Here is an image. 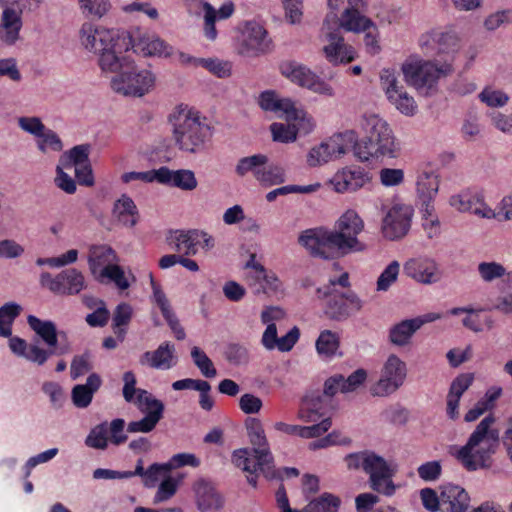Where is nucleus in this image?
<instances>
[{
    "instance_id": "6e6d98bb",
    "label": "nucleus",
    "mask_w": 512,
    "mask_h": 512,
    "mask_svg": "<svg viewBox=\"0 0 512 512\" xmlns=\"http://www.w3.org/2000/svg\"><path fill=\"white\" fill-rule=\"evenodd\" d=\"M104 279H108L113 282L118 289L126 290L130 287V282L125 276V272L121 266L116 263L114 266L105 267L102 270V274L96 278V280L102 282Z\"/></svg>"
},
{
    "instance_id": "6e6552de",
    "label": "nucleus",
    "mask_w": 512,
    "mask_h": 512,
    "mask_svg": "<svg viewBox=\"0 0 512 512\" xmlns=\"http://www.w3.org/2000/svg\"><path fill=\"white\" fill-rule=\"evenodd\" d=\"M405 82L420 95L429 97L437 94L439 80L453 72L452 64L436 60L409 57L401 66Z\"/></svg>"
},
{
    "instance_id": "423d86ee",
    "label": "nucleus",
    "mask_w": 512,
    "mask_h": 512,
    "mask_svg": "<svg viewBox=\"0 0 512 512\" xmlns=\"http://www.w3.org/2000/svg\"><path fill=\"white\" fill-rule=\"evenodd\" d=\"M245 427L251 447L234 450L232 463L243 471L261 469L271 475L270 467L274 457L262 422L258 418L249 417L245 421Z\"/></svg>"
},
{
    "instance_id": "9d476101",
    "label": "nucleus",
    "mask_w": 512,
    "mask_h": 512,
    "mask_svg": "<svg viewBox=\"0 0 512 512\" xmlns=\"http://www.w3.org/2000/svg\"><path fill=\"white\" fill-rule=\"evenodd\" d=\"M122 54L133 51L144 57H169L172 47L155 33L135 29L124 31L122 36Z\"/></svg>"
},
{
    "instance_id": "e433bc0d",
    "label": "nucleus",
    "mask_w": 512,
    "mask_h": 512,
    "mask_svg": "<svg viewBox=\"0 0 512 512\" xmlns=\"http://www.w3.org/2000/svg\"><path fill=\"white\" fill-rule=\"evenodd\" d=\"M259 105L265 111L282 112L286 118L294 103L288 98H278L274 91H264L259 97Z\"/></svg>"
},
{
    "instance_id": "5fc2aeb1",
    "label": "nucleus",
    "mask_w": 512,
    "mask_h": 512,
    "mask_svg": "<svg viewBox=\"0 0 512 512\" xmlns=\"http://www.w3.org/2000/svg\"><path fill=\"white\" fill-rule=\"evenodd\" d=\"M133 309L127 303H120L113 313V328L116 335L123 339L125 334L124 327L127 326L132 318Z\"/></svg>"
},
{
    "instance_id": "c03bdc74",
    "label": "nucleus",
    "mask_w": 512,
    "mask_h": 512,
    "mask_svg": "<svg viewBox=\"0 0 512 512\" xmlns=\"http://www.w3.org/2000/svg\"><path fill=\"white\" fill-rule=\"evenodd\" d=\"M285 181V169L279 164L270 162L269 158L267 157V162L263 166L258 182L263 186L269 187L280 185Z\"/></svg>"
},
{
    "instance_id": "6ab92c4d",
    "label": "nucleus",
    "mask_w": 512,
    "mask_h": 512,
    "mask_svg": "<svg viewBox=\"0 0 512 512\" xmlns=\"http://www.w3.org/2000/svg\"><path fill=\"white\" fill-rule=\"evenodd\" d=\"M364 472L369 475V484L374 491L385 496H392L395 493L396 486L392 481L394 469L383 457L369 451Z\"/></svg>"
},
{
    "instance_id": "dca6fc26",
    "label": "nucleus",
    "mask_w": 512,
    "mask_h": 512,
    "mask_svg": "<svg viewBox=\"0 0 512 512\" xmlns=\"http://www.w3.org/2000/svg\"><path fill=\"white\" fill-rule=\"evenodd\" d=\"M40 285L57 295H77L86 288L85 277L75 268L62 270L55 276L42 272Z\"/></svg>"
},
{
    "instance_id": "9b49d317",
    "label": "nucleus",
    "mask_w": 512,
    "mask_h": 512,
    "mask_svg": "<svg viewBox=\"0 0 512 512\" xmlns=\"http://www.w3.org/2000/svg\"><path fill=\"white\" fill-rule=\"evenodd\" d=\"M317 297L325 300L324 313L332 320L343 321L352 314L361 310L363 304L359 297L353 292H340L331 290L330 287L318 288Z\"/></svg>"
},
{
    "instance_id": "49530a36",
    "label": "nucleus",
    "mask_w": 512,
    "mask_h": 512,
    "mask_svg": "<svg viewBox=\"0 0 512 512\" xmlns=\"http://www.w3.org/2000/svg\"><path fill=\"white\" fill-rule=\"evenodd\" d=\"M82 14L88 18L101 19L111 8L109 0H78Z\"/></svg>"
},
{
    "instance_id": "2f4dec72",
    "label": "nucleus",
    "mask_w": 512,
    "mask_h": 512,
    "mask_svg": "<svg viewBox=\"0 0 512 512\" xmlns=\"http://www.w3.org/2000/svg\"><path fill=\"white\" fill-rule=\"evenodd\" d=\"M158 182L161 184L191 191L197 187V179L191 170H170L167 167L159 168Z\"/></svg>"
},
{
    "instance_id": "20e7f679",
    "label": "nucleus",
    "mask_w": 512,
    "mask_h": 512,
    "mask_svg": "<svg viewBox=\"0 0 512 512\" xmlns=\"http://www.w3.org/2000/svg\"><path fill=\"white\" fill-rule=\"evenodd\" d=\"M361 126L366 136L359 142L356 140L354 146V155L360 161L397 156V144L386 121L375 114L364 115Z\"/></svg>"
},
{
    "instance_id": "4d7b16f0",
    "label": "nucleus",
    "mask_w": 512,
    "mask_h": 512,
    "mask_svg": "<svg viewBox=\"0 0 512 512\" xmlns=\"http://www.w3.org/2000/svg\"><path fill=\"white\" fill-rule=\"evenodd\" d=\"M191 357L196 365V367L200 370L201 374L206 378H214L217 375V370L214 367L212 360L207 356V354L201 350L199 347L195 346L191 349Z\"/></svg>"
},
{
    "instance_id": "603ef678",
    "label": "nucleus",
    "mask_w": 512,
    "mask_h": 512,
    "mask_svg": "<svg viewBox=\"0 0 512 512\" xmlns=\"http://www.w3.org/2000/svg\"><path fill=\"white\" fill-rule=\"evenodd\" d=\"M395 108L406 116H413L417 111V104L414 98L403 88L388 99Z\"/></svg>"
},
{
    "instance_id": "cd10ccee",
    "label": "nucleus",
    "mask_w": 512,
    "mask_h": 512,
    "mask_svg": "<svg viewBox=\"0 0 512 512\" xmlns=\"http://www.w3.org/2000/svg\"><path fill=\"white\" fill-rule=\"evenodd\" d=\"M23 8L14 6H5L0 18V40L13 45L20 37V31L23 26L22 21Z\"/></svg>"
},
{
    "instance_id": "a878e982",
    "label": "nucleus",
    "mask_w": 512,
    "mask_h": 512,
    "mask_svg": "<svg viewBox=\"0 0 512 512\" xmlns=\"http://www.w3.org/2000/svg\"><path fill=\"white\" fill-rule=\"evenodd\" d=\"M457 39L450 32L433 30L423 34L419 39V45L426 56L434 57L453 52Z\"/></svg>"
},
{
    "instance_id": "4c0bfd02",
    "label": "nucleus",
    "mask_w": 512,
    "mask_h": 512,
    "mask_svg": "<svg viewBox=\"0 0 512 512\" xmlns=\"http://www.w3.org/2000/svg\"><path fill=\"white\" fill-rule=\"evenodd\" d=\"M417 330L413 319L403 320L390 328L389 340L396 346H405L410 342Z\"/></svg>"
},
{
    "instance_id": "f03ea898",
    "label": "nucleus",
    "mask_w": 512,
    "mask_h": 512,
    "mask_svg": "<svg viewBox=\"0 0 512 512\" xmlns=\"http://www.w3.org/2000/svg\"><path fill=\"white\" fill-rule=\"evenodd\" d=\"M495 418L487 415L475 427L467 439L455 453L458 462L469 472L489 469L493 464V455L500 445L499 431L493 428Z\"/></svg>"
},
{
    "instance_id": "bf43d9fd",
    "label": "nucleus",
    "mask_w": 512,
    "mask_h": 512,
    "mask_svg": "<svg viewBox=\"0 0 512 512\" xmlns=\"http://www.w3.org/2000/svg\"><path fill=\"white\" fill-rule=\"evenodd\" d=\"M272 138L276 142L290 143L297 138V130L295 124L272 123L270 126Z\"/></svg>"
},
{
    "instance_id": "a211bd4d",
    "label": "nucleus",
    "mask_w": 512,
    "mask_h": 512,
    "mask_svg": "<svg viewBox=\"0 0 512 512\" xmlns=\"http://www.w3.org/2000/svg\"><path fill=\"white\" fill-rule=\"evenodd\" d=\"M407 367L397 355L391 354L385 361L380 378L371 388L374 396L385 397L396 392L404 383Z\"/></svg>"
},
{
    "instance_id": "37998d69",
    "label": "nucleus",
    "mask_w": 512,
    "mask_h": 512,
    "mask_svg": "<svg viewBox=\"0 0 512 512\" xmlns=\"http://www.w3.org/2000/svg\"><path fill=\"white\" fill-rule=\"evenodd\" d=\"M340 505L338 496L325 492L309 501L304 509L306 512H338Z\"/></svg>"
},
{
    "instance_id": "393cba45",
    "label": "nucleus",
    "mask_w": 512,
    "mask_h": 512,
    "mask_svg": "<svg viewBox=\"0 0 512 512\" xmlns=\"http://www.w3.org/2000/svg\"><path fill=\"white\" fill-rule=\"evenodd\" d=\"M139 363L156 370H169L178 363L175 345L170 341H164L156 350L144 352L139 358Z\"/></svg>"
},
{
    "instance_id": "052dcab7",
    "label": "nucleus",
    "mask_w": 512,
    "mask_h": 512,
    "mask_svg": "<svg viewBox=\"0 0 512 512\" xmlns=\"http://www.w3.org/2000/svg\"><path fill=\"white\" fill-rule=\"evenodd\" d=\"M400 265L398 261H392L380 274L377 280V290L387 291L397 280Z\"/></svg>"
},
{
    "instance_id": "c756f323",
    "label": "nucleus",
    "mask_w": 512,
    "mask_h": 512,
    "mask_svg": "<svg viewBox=\"0 0 512 512\" xmlns=\"http://www.w3.org/2000/svg\"><path fill=\"white\" fill-rule=\"evenodd\" d=\"M330 406V401L322 394L313 392L303 399L298 412V417L305 422H317L325 417Z\"/></svg>"
},
{
    "instance_id": "8fccbe9b",
    "label": "nucleus",
    "mask_w": 512,
    "mask_h": 512,
    "mask_svg": "<svg viewBox=\"0 0 512 512\" xmlns=\"http://www.w3.org/2000/svg\"><path fill=\"white\" fill-rule=\"evenodd\" d=\"M339 348V337L331 330H324L316 340V350L318 354L331 357L335 355Z\"/></svg>"
},
{
    "instance_id": "a18cd8bd",
    "label": "nucleus",
    "mask_w": 512,
    "mask_h": 512,
    "mask_svg": "<svg viewBox=\"0 0 512 512\" xmlns=\"http://www.w3.org/2000/svg\"><path fill=\"white\" fill-rule=\"evenodd\" d=\"M259 285L255 287L254 294H277L282 291V282L277 275L272 271L265 270L264 273L260 274L256 279Z\"/></svg>"
},
{
    "instance_id": "69168bd1",
    "label": "nucleus",
    "mask_w": 512,
    "mask_h": 512,
    "mask_svg": "<svg viewBox=\"0 0 512 512\" xmlns=\"http://www.w3.org/2000/svg\"><path fill=\"white\" fill-rule=\"evenodd\" d=\"M408 411L404 407H402L400 404H394L386 408L382 413V418L390 422L392 424L396 425H403L408 420Z\"/></svg>"
},
{
    "instance_id": "0eeeda50",
    "label": "nucleus",
    "mask_w": 512,
    "mask_h": 512,
    "mask_svg": "<svg viewBox=\"0 0 512 512\" xmlns=\"http://www.w3.org/2000/svg\"><path fill=\"white\" fill-rule=\"evenodd\" d=\"M123 30L97 27L90 22L82 24L80 41L84 48L98 56L97 63L102 73L115 67L122 54Z\"/></svg>"
},
{
    "instance_id": "680f3d73",
    "label": "nucleus",
    "mask_w": 512,
    "mask_h": 512,
    "mask_svg": "<svg viewBox=\"0 0 512 512\" xmlns=\"http://www.w3.org/2000/svg\"><path fill=\"white\" fill-rule=\"evenodd\" d=\"M479 99L489 107L498 108L503 107L508 103L509 96L501 90L485 88L479 94Z\"/></svg>"
},
{
    "instance_id": "1a4fd4ad",
    "label": "nucleus",
    "mask_w": 512,
    "mask_h": 512,
    "mask_svg": "<svg viewBox=\"0 0 512 512\" xmlns=\"http://www.w3.org/2000/svg\"><path fill=\"white\" fill-rule=\"evenodd\" d=\"M341 30L344 29L341 22H339L338 15L328 13L321 29L322 40L327 42L322 47V53L333 66L348 64L357 57L355 49L345 42Z\"/></svg>"
},
{
    "instance_id": "338daca9",
    "label": "nucleus",
    "mask_w": 512,
    "mask_h": 512,
    "mask_svg": "<svg viewBox=\"0 0 512 512\" xmlns=\"http://www.w3.org/2000/svg\"><path fill=\"white\" fill-rule=\"evenodd\" d=\"M91 369L90 355L88 353L77 355L71 362L70 376L73 380H76Z\"/></svg>"
},
{
    "instance_id": "09e8293b",
    "label": "nucleus",
    "mask_w": 512,
    "mask_h": 512,
    "mask_svg": "<svg viewBox=\"0 0 512 512\" xmlns=\"http://www.w3.org/2000/svg\"><path fill=\"white\" fill-rule=\"evenodd\" d=\"M108 423L102 422L93 427L85 439V445L99 450L108 447L109 442Z\"/></svg>"
},
{
    "instance_id": "c9c22d12",
    "label": "nucleus",
    "mask_w": 512,
    "mask_h": 512,
    "mask_svg": "<svg viewBox=\"0 0 512 512\" xmlns=\"http://www.w3.org/2000/svg\"><path fill=\"white\" fill-rule=\"evenodd\" d=\"M266 162L267 155L261 153L242 157L237 161L235 173L239 177H245L251 174L255 180L258 181Z\"/></svg>"
},
{
    "instance_id": "7ed1b4c3",
    "label": "nucleus",
    "mask_w": 512,
    "mask_h": 512,
    "mask_svg": "<svg viewBox=\"0 0 512 512\" xmlns=\"http://www.w3.org/2000/svg\"><path fill=\"white\" fill-rule=\"evenodd\" d=\"M175 145L187 153L204 151L206 143L212 136L211 127L206 117L187 105H179L170 115Z\"/></svg>"
},
{
    "instance_id": "5701e85b",
    "label": "nucleus",
    "mask_w": 512,
    "mask_h": 512,
    "mask_svg": "<svg viewBox=\"0 0 512 512\" xmlns=\"http://www.w3.org/2000/svg\"><path fill=\"white\" fill-rule=\"evenodd\" d=\"M372 176L360 166H349L337 171L330 184L337 193H352L370 183Z\"/></svg>"
},
{
    "instance_id": "4be33fe9",
    "label": "nucleus",
    "mask_w": 512,
    "mask_h": 512,
    "mask_svg": "<svg viewBox=\"0 0 512 512\" xmlns=\"http://www.w3.org/2000/svg\"><path fill=\"white\" fill-rule=\"evenodd\" d=\"M197 509L200 512H219L225 506V498L215 484L206 478H198L192 484Z\"/></svg>"
},
{
    "instance_id": "3c124183",
    "label": "nucleus",
    "mask_w": 512,
    "mask_h": 512,
    "mask_svg": "<svg viewBox=\"0 0 512 512\" xmlns=\"http://www.w3.org/2000/svg\"><path fill=\"white\" fill-rule=\"evenodd\" d=\"M36 145L39 151L46 154L48 152H60L63 149V143L60 137L53 130L46 128L36 138Z\"/></svg>"
},
{
    "instance_id": "c85d7f7f",
    "label": "nucleus",
    "mask_w": 512,
    "mask_h": 512,
    "mask_svg": "<svg viewBox=\"0 0 512 512\" xmlns=\"http://www.w3.org/2000/svg\"><path fill=\"white\" fill-rule=\"evenodd\" d=\"M88 266L96 279L105 267L114 266L119 262L116 251L107 244H93L88 249Z\"/></svg>"
},
{
    "instance_id": "79ce46f5",
    "label": "nucleus",
    "mask_w": 512,
    "mask_h": 512,
    "mask_svg": "<svg viewBox=\"0 0 512 512\" xmlns=\"http://www.w3.org/2000/svg\"><path fill=\"white\" fill-rule=\"evenodd\" d=\"M21 311L22 307L15 302H8L0 307V337L12 335V324Z\"/></svg>"
},
{
    "instance_id": "f3484780",
    "label": "nucleus",
    "mask_w": 512,
    "mask_h": 512,
    "mask_svg": "<svg viewBox=\"0 0 512 512\" xmlns=\"http://www.w3.org/2000/svg\"><path fill=\"white\" fill-rule=\"evenodd\" d=\"M170 247L178 252V255L194 256L200 247L204 251H210L215 247V239L206 231L176 230L168 237Z\"/></svg>"
},
{
    "instance_id": "ea45409f",
    "label": "nucleus",
    "mask_w": 512,
    "mask_h": 512,
    "mask_svg": "<svg viewBox=\"0 0 512 512\" xmlns=\"http://www.w3.org/2000/svg\"><path fill=\"white\" fill-rule=\"evenodd\" d=\"M90 145L89 144H81L76 145L70 150L64 152L59 158V164L64 166L65 168L76 167L79 165L90 163L89 154H90Z\"/></svg>"
},
{
    "instance_id": "b1692460",
    "label": "nucleus",
    "mask_w": 512,
    "mask_h": 512,
    "mask_svg": "<svg viewBox=\"0 0 512 512\" xmlns=\"http://www.w3.org/2000/svg\"><path fill=\"white\" fill-rule=\"evenodd\" d=\"M403 269L408 277L425 285L437 283L442 277L438 264L429 257L411 258L405 262Z\"/></svg>"
},
{
    "instance_id": "e2e57ef3",
    "label": "nucleus",
    "mask_w": 512,
    "mask_h": 512,
    "mask_svg": "<svg viewBox=\"0 0 512 512\" xmlns=\"http://www.w3.org/2000/svg\"><path fill=\"white\" fill-rule=\"evenodd\" d=\"M380 83L387 99H389L392 94H396L399 90L404 88L400 85L396 73L392 69H383L380 72Z\"/></svg>"
},
{
    "instance_id": "ddd939ff",
    "label": "nucleus",
    "mask_w": 512,
    "mask_h": 512,
    "mask_svg": "<svg viewBox=\"0 0 512 512\" xmlns=\"http://www.w3.org/2000/svg\"><path fill=\"white\" fill-rule=\"evenodd\" d=\"M357 135L354 131L348 130L333 135L328 141L312 148L307 156V163L311 167L320 166L333 159H337L355 146Z\"/></svg>"
},
{
    "instance_id": "864d4df0",
    "label": "nucleus",
    "mask_w": 512,
    "mask_h": 512,
    "mask_svg": "<svg viewBox=\"0 0 512 512\" xmlns=\"http://www.w3.org/2000/svg\"><path fill=\"white\" fill-rule=\"evenodd\" d=\"M479 277L483 282L491 283L495 280L503 278L507 273L506 268L495 261L480 262L477 266Z\"/></svg>"
},
{
    "instance_id": "f704fd0d",
    "label": "nucleus",
    "mask_w": 512,
    "mask_h": 512,
    "mask_svg": "<svg viewBox=\"0 0 512 512\" xmlns=\"http://www.w3.org/2000/svg\"><path fill=\"white\" fill-rule=\"evenodd\" d=\"M30 328L43 340V342L53 349L58 343V330L56 324L51 320H41L34 315L27 317Z\"/></svg>"
},
{
    "instance_id": "13d9d810",
    "label": "nucleus",
    "mask_w": 512,
    "mask_h": 512,
    "mask_svg": "<svg viewBox=\"0 0 512 512\" xmlns=\"http://www.w3.org/2000/svg\"><path fill=\"white\" fill-rule=\"evenodd\" d=\"M43 393L48 396L53 409H61L66 402V394L60 384L53 381H46L41 387Z\"/></svg>"
},
{
    "instance_id": "39448f33",
    "label": "nucleus",
    "mask_w": 512,
    "mask_h": 512,
    "mask_svg": "<svg viewBox=\"0 0 512 512\" xmlns=\"http://www.w3.org/2000/svg\"><path fill=\"white\" fill-rule=\"evenodd\" d=\"M103 74L114 75L111 88L124 96L142 97L154 88L156 82L155 74L148 68H139L129 54H121L115 67Z\"/></svg>"
},
{
    "instance_id": "f8f14e48",
    "label": "nucleus",
    "mask_w": 512,
    "mask_h": 512,
    "mask_svg": "<svg viewBox=\"0 0 512 512\" xmlns=\"http://www.w3.org/2000/svg\"><path fill=\"white\" fill-rule=\"evenodd\" d=\"M279 70L285 78L302 88L327 97L335 95L333 87L304 64L286 60L279 64Z\"/></svg>"
},
{
    "instance_id": "0e129e2a",
    "label": "nucleus",
    "mask_w": 512,
    "mask_h": 512,
    "mask_svg": "<svg viewBox=\"0 0 512 512\" xmlns=\"http://www.w3.org/2000/svg\"><path fill=\"white\" fill-rule=\"evenodd\" d=\"M199 66L206 68L214 75L225 78L231 74V65L227 61H221L213 58H203L198 60Z\"/></svg>"
},
{
    "instance_id": "72a5a7b5",
    "label": "nucleus",
    "mask_w": 512,
    "mask_h": 512,
    "mask_svg": "<svg viewBox=\"0 0 512 512\" xmlns=\"http://www.w3.org/2000/svg\"><path fill=\"white\" fill-rule=\"evenodd\" d=\"M113 214L117 221L126 227H134L139 220L136 204L127 195H122L114 204Z\"/></svg>"
},
{
    "instance_id": "aec40b11",
    "label": "nucleus",
    "mask_w": 512,
    "mask_h": 512,
    "mask_svg": "<svg viewBox=\"0 0 512 512\" xmlns=\"http://www.w3.org/2000/svg\"><path fill=\"white\" fill-rule=\"evenodd\" d=\"M413 207L409 204L394 202L386 211L382 221V233L386 239L398 240L410 230Z\"/></svg>"
},
{
    "instance_id": "f257e3e1",
    "label": "nucleus",
    "mask_w": 512,
    "mask_h": 512,
    "mask_svg": "<svg viewBox=\"0 0 512 512\" xmlns=\"http://www.w3.org/2000/svg\"><path fill=\"white\" fill-rule=\"evenodd\" d=\"M364 222L355 210L345 211L335 223L334 230L326 228L307 229L299 236V243L313 256L330 259L365 249L358 239Z\"/></svg>"
},
{
    "instance_id": "a19ab883",
    "label": "nucleus",
    "mask_w": 512,
    "mask_h": 512,
    "mask_svg": "<svg viewBox=\"0 0 512 512\" xmlns=\"http://www.w3.org/2000/svg\"><path fill=\"white\" fill-rule=\"evenodd\" d=\"M274 313H278V310L270 308L263 310L261 313V321L264 324H267V327L261 338V344L265 347V349L269 351L274 350L278 342L277 327L274 323L271 322L275 318L273 315Z\"/></svg>"
},
{
    "instance_id": "412c9836",
    "label": "nucleus",
    "mask_w": 512,
    "mask_h": 512,
    "mask_svg": "<svg viewBox=\"0 0 512 512\" xmlns=\"http://www.w3.org/2000/svg\"><path fill=\"white\" fill-rule=\"evenodd\" d=\"M272 41L263 26L248 22L242 31L238 51L244 57H257L270 52Z\"/></svg>"
},
{
    "instance_id": "473e14b6",
    "label": "nucleus",
    "mask_w": 512,
    "mask_h": 512,
    "mask_svg": "<svg viewBox=\"0 0 512 512\" xmlns=\"http://www.w3.org/2000/svg\"><path fill=\"white\" fill-rule=\"evenodd\" d=\"M102 385V379L97 373H91L85 384H78L72 388L71 399L77 408H87L92 400L95 392Z\"/></svg>"
},
{
    "instance_id": "2eb2a0df",
    "label": "nucleus",
    "mask_w": 512,
    "mask_h": 512,
    "mask_svg": "<svg viewBox=\"0 0 512 512\" xmlns=\"http://www.w3.org/2000/svg\"><path fill=\"white\" fill-rule=\"evenodd\" d=\"M135 404L145 416L140 420L130 422L127 431L129 433H149L153 431L163 418L165 410L163 402L147 390H140Z\"/></svg>"
},
{
    "instance_id": "de8ad7c7",
    "label": "nucleus",
    "mask_w": 512,
    "mask_h": 512,
    "mask_svg": "<svg viewBox=\"0 0 512 512\" xmlns=\"http://www.w3.org/2000/svg\"><path fill=\"white\" fill-rule=\"evenodd\" d=\"M288 122L296 125L297 133L309 134L315 127V121L311 115L302 109L292 106L286 117Z\"/></svg>"
},
{
    "instance_id": "774afa93",
    "label": "nucleus",
    "mask_w": 512,
    "mask_h": 512,
    "mask_svg": "<svg viewBox=\"0 0 512 512\" xmlns=\"http://www.w3.org/2000/svg\"><path fill=\"white\" fill-rule=\"evenodd\" d=\"M167 466L166 463L150 465L142 477L144 486L148 488L155 487L160 477L169 472V467Z\"/></svg>"
},
{
    "instance_id": "4468645a",
    "label": "nucleus",
    "mask_w": 512,
    "mask_h": 512,
    "mask_svg": "<svg viewBox=\"0 0 512 512\" xmlns=\"http://www.w3.org/2000/svg\"><path fill=\"white\" fill-rule=\"evenodd\" d=\"M329 13L338 15V11L343 8L341 16H338L339 22L347 32L358 33L372 25V20L365 16L364 8L366 0H326Z\"/></svg>"
},
{
    "instance_id": "7c9ffc66",
    "label": "nucleus",
    "mask_w": 512,
    "mask_h": 512,
    "mask_svg": "<svg viewBox=\"0 0 512 512\" xmlns=\"http://www.w3.org/2000/svg\"><path fill=\"white\" fill-rule=\"evenodd\" d=\"M8 338L9 348L12 353L18 357H23L27 361H30L38 366L44 365L51 357V353L46 352L44 348H41L35 344L28 345L24 339L18 336L11 335Z\"/></svg>"
},
{
    "instance_id": "bb28decb",
    "label": "nucleus",
    "mask_w": 512,
    "mask_h": 512,
    "mask_svg": "<svg viewBox=\"0 0 512 512\" xmlns=\"http://www.w3.org/2000/svg\"><path fill=\"white\" fill-rule=\"evenodd\" d=\"M470 497L460 486L447 485L442 490L441 511L443 512H487L486 506L469 511Z\"/></svg>"
},
{
    "instance_id": "58836bf2",
    "label": "nucleus",
    "mask_w": 512,
    "mask_h": 512,
    "mask_svg": "<svg viewBox=\"0 0 512 512\" xmlns=\"http://www.w3.org/2000/svg\"><path fill=\"white\" fill-rule=\"evenodd\" d=\"M417 195L418 200L426 199L435 200V197L439 190V179L438 176L433 172H423L418 176L417 179Z\"/></svg>"
}]
</instances>
